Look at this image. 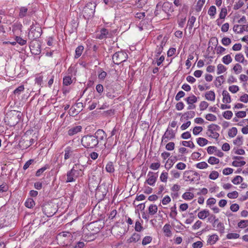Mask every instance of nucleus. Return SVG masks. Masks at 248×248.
<instances>
[{
  "label": "nucleus",
  "mask_w": 248,
  "mask_h": 248,
  "mask_svg": "<svg viewBox=\"0 0 248 248\" xmlns=\"http://www.w3.org/2000/svg\"><path fill=\"white\" fill-rule=\"evenodd\" d=\"M240 236L239 234L236 233H228L226 237L228 239H236L239 238Z\"/></svg>",
  "instance_id": "nucleus-56"
},
{
  "label": "nucleus",
  "mask_w": 248,
  "mask_h": 248,
  "mask_svg": "<svg viewBox=\"0 0 248 248\" xmlns=\"http://www.w3.org/2000/svg\"><path fill=\"white\" fill-rule=\"evenodd\" d=\"M234 59L235 61L241 63L247 62V61L245 60L244 55L242 53H238L235 55Z\"/></svg>",
  "instance_id": "nucleus-19"
},
{
  "label": "nucleus",
  "mask_w": 248,
  "mask_h": 248,
  "mask_svg": "<svg viewBox=\"0 0 248 248\" xmlns=\"http://www.w3.org/2000/svg\"><path fill=\"white\" fill-rule=\"evenodd\" d=\"M227 196L230 199H235L238 196V193L236 191L228 193Z\"/></svg>",
  "instance_id": "nucleus-61"
},
{
  "label": "nucleus",
  "mask_w": 248,
  "mask_h": 248,
  "mask_svg": "<svg viewBox=\"0 0 248 248\" xmlns=\"http://www.w3.org/2000/svg\"><path fill=\"white\" fill-rule=\"evenodd\" d=\"M84 170V166L78 163L75 164L71 169L72 172L75 173V176L77 178L83 175Z\"/></svg>",
  "instance_id": "nucleus-8"
},
{
  "label": "nucleus",
  "mask_w": 248,
  "mask_h": 248,
  "mask_svg": "<svg viewBox=\"0 0 248 248\" xmlns=\"http://www.w3.org/2000/svg\"><path fill=\"white\" fill-rule=\"evenodd\" d=\"M227 70V68L226 67H225L222 64H219L217 65V74L218 75H219L225 71H226Z\"/></svg>",
  "instance_id": "nucleus-38"
},
{
  "label": "nucleus",
  "mask_w": 248,
  "mask_h": 248,
  "mask_svg": "<svg viewBox=\"0 0 248 248\" xmlns=\"http://www.w3.org/2000/svg\"><path fill=\"white\" fill-rule=\"evenodd\" d=\"M152 240V238L150 236H145L142 240V244L143 245H146L150 243Z\"/></svg>",
  "instance_id": "nucleus-60"
},
{
  "label": "nucleus",
  "mask_w": 248,
  "mask_h": 248,
  "mask_svg": "<svg viewBox=\"0 0 248 248\" xmlns=\"http://www.w3.org/2000/svg\"><path fill=\"white\" fill-rule=\"evenodd\" d=\"M107 134L102 129H98L94 134H88L82 137V145L86 148H93L103 144L106 147Z\"/></svg>",
  "instance_id": "nucleus-1"
},
{
  "label": "nucleus",
  "mask_w": 248,
  "mask_h": 248,
  "mask_svg": "<svg viewBox=\"0 0 248 248\" xmlns=\"http://www.w3.org/2000/svg\"><path fill=\"white\" fill-rule=\"evenodd\" d=\"M195 115V113L193 111H189L185 112L183 116L184 117V118L188 120V119H191L193 118Z\"/></svg>",
  "instance_id": "nucleus-29"
},
{
  "label": "nucleus",
  "mask_w": 248,
  "mask_h": 248,
  "mask_svg": "<svg viewBox=\"0 0 248 248\" xmlns=\"http://www.w3.org/2000/svg\"><path fill=\"white\" fill-rule=\"evenodd\" d=\"M216 231H219L220 233H223L224 232L225 227L223 223L221 222H218L216 226V229H214Z\"/></svg>",
  "instance_id": "nucleus-26"
},
{
  "label": "nucleus",
  "mask_w": 248,
  "mask_h": 248,
  "mask_svg": "<svg viewBox=\"0 0 248 248\" xmlns=\"http://www.w3.org/2000/svg\"><path fill=\"white\" fill-rule=\"evenodd\" d=\"M232 112L230 110L224 111L222 114L223 117L228 120L231 119L232 116Z\"/></svg>",
  "instance_id": "nucleus-44"
},
{
  "label": "nucleus",
  "mask_w": 248,
  "mask_h": 248,
  "mask_svg": "<svg viewBox=\"0 0 248 248\" xmlns=\"http://www.w3.org/2000/svg\"><path fill=\"white\" fill-rule=\"evenodd\" d=\"M135 230L137 232H140L143 230V227L139 221L136 222Z\"/></svg>",
  "instance_id": "nucleus-63"
},
{
  "label": "nucleus",
  "mask_w": 248,
  "mask_h": 248,
  "mask_svg": "<svg viewBox=\"0 0 248 248\" xmlns=\"http://www.w3.org/2000/svg\"><path fill=\"white\" fill-rule=\"evenodd\" d=\"M8 116H11L10 119L12 121L13 120V122H12L11 125L13 126L16 125L18 123L21 117L20 112L15 110H11L10 113L8 114Z\"/></svg>",
  "instance_id": "nucleus-10"
},
{
  "label": "nucleus",
  "mask_w": 248,
  "mask_h": 248,
  "mask_svg": "<svg viewBox=\"0 0 248 248\" xmlns=\"http://www.w3.org/2000/svg\"><path fill=\"white\" fill-rule=\"evenodd\" d=\"M170 210L171 212L170 214V216L172 218H175L177 214L176 205H174L173 207H171Z\"/></svg>",
  "instance_id": "nucleus-43"
},
{
  "label": "nucleus",
  "mask_w": 248,
  "mask_h": 248,
  "mask_svg": "<svg viewBox=\"0 0 248 248\" xmlns=\"http://www.w3.org/2000/svg\"><path fill=\"white\" fill-rule=\"evenodd\" d=\"M182 197L185 200H189L194 198V194L192 193L186 192L183 194Z\"/></svg>",
  "instance_id": "nucleus-40"
},
{
  "label": "nucleus",
  "mask_w": 248,
  "mask_h": 248,
  "mask_svg": "<svg viewBox=\"0 0 248 248\" xmlns=\"http://www.w3.org/2000/svg\"><path fill=\"white\" fill-rule=\"evenodd\" d=\"M157 175L152 171H149L147 174V179L145 183L150 186H154L156 181Z\"/></svg>",
  "instance_id": "nucleus-11"
},
{
  "label": "nucleus",
  "mask_w": 248,
  "mask_h": 248,
  "mask_svg": "<svg viewBox=\"0 0 248 248\" xmlns=\"http://www.w3.org/2000/svg\"><path fill=\"white\" fill-rule=\"evenodd\" d=\"M208 221L212 224L213 228H215V223H217L219 221L218 218H216L214 215H211L208 218Z\"/></svg>",
  "instance_id": "nucleus-27"
},
{
  "label": "nucleus",
  "mask_w": 248,
  "mask_h": 248,
  "mask_svg": "<svg viewBox=\"0 0 248 248\" xmlns=\"http://www.w3.org/2000/svg\"><path fill=\"white\" fill-rule=\"evenodd\" d=\"M248 226V220H243L238 223V226L240 228H244Z\"/></svg>",
  "instance_id": "nucleus-51"
},
{
  "label": "nucleus",
  "mask_w": 248,
  "mask_h": 248,
  "mask_svg": "<svg viewBox=\"0 0 248 248\" xmlns=\"http://www.w3.org/2000/svg\"><path fill=\"white\" fill-rule=\"evenodd\" d=\"M184 178L186 181H190L192 182L200 180V176L198 172L190 170L184 172Z\"/></svg>",
  "instance_id": "nucleus-4"
},
{
  "label": "nucleus",
  "mask_w": 248,
  "mask_h": 248,
  "mask_svg": "<svg viewBox=\"0 0 248 248\" xmlns=\"http://www.w3.org/2000/svg\"><path fill=\"white\" fill-rule=\"evenodd\" d=\"M227 14V9L226 8H222L221 9L220 13L219 14V18L220 19L225 18Z\"/></svg>",
  "instance_id": "nucleus-58"
},
{
  "label": "nucleus",
  "mask_w": 248,
  "mask_h": 248,
  "mask_svg": "<svg viewBox=\"0 0 248 248\" xmlns=\"http://www.w3.org/2000/svg\"><path fill=\"white\" fill-rule=\"evenodd\" d=\"M168 173L167 172H163L160 176V180L163 182H166L168 179Z\"/></svg>",
  "instance_id": "nucleus-62"
},
{
  "label": "nucleus",
  "mask_w": 248,
  "mask_h": 248,
  "mask_svg": "<svg viewBox=\"0 0 248 248\" xmlns=\"http://www.w3.org/2000/svg\"><path fill=\"white\" fill-rule=\"evenodd\" d=\"M106 170L109 173H112L115 170L113 162L109 161L106 167Z\"/></svg>",
  "instance_id": "nucleus-25"
},
{
  "label": "nucleus",
  "mask_w": 248,
  "mask_h": 248,
  "mask_svg": "<svg viewBox=\"0 0 248 248\" xmlns=\"http://www.w3.org/2000/svg\"><path fill=\"white\" fill-rule=\"evenodd\" d=\"M243 181V178L239 175L235 176L232 180V182L235 185H238Z\"/></svg>",
  "instance_id": "nucleus-47"
},
{
  "label": "nucleus",
  "mask_w": 248,
  "mask_h": 248,
  "mask_svg": "<svg viewBox=\"0 0 248 248\" xmlns=\"http://www.w3.org/2000/svg\"><path fill=\"white\" fill-rule=\"evenodd\" d=\"M62 237H68L70 239L73 237L71 233L69 232H62L57 235V239H61Z\"/></svg>",
  "instance_id": "nucleus-17"
},
{
  "label": "nucleus",
  "mask_w": 248,
  "mask_h": 248,
  "mask_svg": "<svg viewBox=\"0 0 248 248\" xmlns=\"http://www.w3.org/2000/svg\"><path fill=\"white\" fill-rule=\"evenodd\" d=\"M245 164H246V162L245 161H239L237 160H235L232 162V165L233 166L238 167H242V166H244V165H245Z\"/></svg>",
  "instance_id": "nucleus-46"
},
{
  "label": "nucleus",
  "mask_w": 248,
  "mask_h": 248,
  "mask_svg": "<svg viewBox=\"0 0 248 248\" xmlns=\"http://www.w3.org/2000/svg\"><path fill=\"white\" fill-rule=\"evenodd\" d=\"M43 211L47 217H52L56 213L55 208L51 204H46L43 206Z\"/></svg>",
  "instance_id": "nucleus-7"
},
{
  "label": "nucleus",
  "mask_w": 248,
  "mask_h": 248,
  "mask_svg": "<svg viewBox=\"0 0 248 248\" xmlns=\"http://www.w3.org/2000/svg\"><path fill=\"white\" fill-rule=\"evenodd\" d=\"M237 133V129L236 127H232L228 131V135L230 137L233 138L236 135Z\"/></svg>",
  "instance_id": "nucleus-37"
},
{
  "label": "nucleus",
  "mask_w": 248,
  "mask_h": 248,
  "mask_svg": "<svg viewBox=\"0 0 248 248\" xmlns=\"http://www.w3.org/2000/svg\"><path fill=\"white\" fill-rule=\"evenodd\" d=\"M82 129V126L80 125L76 126L70 129L68 131V134L69 136H73L78 133L80 132Z\"/></svg>",
  "instance_id": "nucleus-13"
},
{
  "label": "nucleus",
  "mask_w": 248,
  "mask_h": 248,
  "mask_svg": "<svg viewBox=\"0 0 248 248\" xmlns=\"http://www.w3.org/2000/svg\"><path fill=\"white\" fill-rule=\"evenodd\" d=\"M205 0H199L197 3V5L196 6V11L197 12H200L203 4L205 3Z\"/></svg>",
  "instance_id": "nucleus-35"
},
{
  "label": "nucleus",
  "mask_w": 248,
  "mask_h": 248,
  "mask_svg": "<svg viewBox=\"0 0 248 248\" xmlns=\"http://www.w3.org/2000/svg\"><path fill=\"white\" fill-rule=\"evenodd\" d=\"M35 205V202L31 198H28L25 203V205L29 208H32Z\"/></svg>",
  "instance_id": "nucleus-30"
},
{
  "label": "nucleus",
  "mask_w": 248,
  "mask_h": 248,
  "mask_svg": "<svg viewBox=\"0 0 248 248\" xmlns=\"http://www.w3.org/2000/svg\"><path fill=\"white\" fill-rule=\"evenodd\" d=\"M170 228L171 226L169 224H166L163 227V232L166 233V235L167 236H170L172 234L170 231Z\"/></svg>",
  "instance_id": "nucleus-21"
},
{
  "label": "nucleus",
  "mask_w": 248,
  "mask_h": 248,
  "mask_svg": "<svg viewBox=\"0 0 248 248\" xmlns=\"http://www.w3.org/2000/svg\"><path fill=\"white\" fill-rule=\"evenodd\" d=\"M28 8L26 7H21L19 9V16L23 18L27 15Z\"/></svg>",
  "instance_id": "nucleus-23"
},
{
  "label": "nucleus",
  "mask_w": 248,
  "mask_h": 248,
  "mask_svg": "<svg viewBox=\"0 0 248 248\" xmlns=\"http://www.w3.org/2000/svg\"><path fill=\"white\" fill-rule=\"evenodd\" d=\"M175 137V132L172 129L168 127L162 137L161 143L167 142L169 140L173 139Z\"/></svg>",
  "instance_id": "nucleus-6"
},
{
  "label": "nucleus",
  "mask_w": 248,
  "mask_h": 248,
  "mask_svg": "<svg viewBox=\"0 0 248 248\" xmlns=\"http://www.w3.org/2000/svg\"><path fill=\"white\" fill-rule=\"evenodd\" d=\"M101 33L99 35V38L103 39L107 37V35L108 34V31L107 29L103 28L101 30Z\"/></svg>",
  "instance_id": "nucleus-32"
},
{
  "label": "nucleus",
  "mask_w": 248,
  "mask_h": 248,
  "mask_svg": "<svg viewBox=\"0 0 248 248\" xmlns=\"http://www.w3.org/2000/svg\"><path fill=\"white\" fill-rule=\"evenodd\" d=\"M72 83L71 77L70 76H65L63 79V84L65 86H68Z\"/></svg>",
  "instance_id": "nucleus-33"
},
{
  "label": "nucleus",
  "mask_w": 248,
  "mask_h": 248,
  "mask_svg": "<svg viewBox=\"0 0 248 248\" xmlns=\"http://www.w3.org/2000/svg\"><path fill=\"white\" fill-rule=\"evenodd\" d=\"M196 166L197 168L200 169H203L207 168L208 167V165L205 162L203 161L197 163L196 165Z\"/></svg>",
  "instance_id": "nucleus-49"
},
{
  "label": "nucleus",
  "mask_w": 248,
  "mask_h": 248,
  "mask_svg": "<svg viewBox=\"0 0 248 248\" xmlns=\"http://www.w3.org/2000/svg\"><path fill=\"white\" fill-rule=\"evenodd\" d=\"M140 238V235L137 233H134L133 234L132 236L128 240V242L129 243H131L132 242H136L138 241Z\"/></svg>",
  "instance_id": "nucleus-24"
},
{
  "label": "nucleus",
  "mask_w": 248,
  "mask_h": 248,
  "mask_svg": "<svg viewBox=\"0 0 248 248\" xmlns=\"http://www.w3.org/2000/svg\"><path fill=\"white\" fill-rule=\"evenodd\" d=\"M220 127L218 125L215 124H210L208 126V131L209 132L218 131Z\"/></svg>",
  "instance_id": "nucleus-34"
},
{
  "label": "nucleus",
  "mask_w": 248,
  "mask_h": 248,
  "mask_svg": "<svg viewBox=\"0 0 248 248\" xmlns=\"http://www.w3.org/2000/svg\"><path fill=\"white\" fill-rule=\"evenodd\" d=\"M223 99L222 101L224 103H230L231 102V98L229 93L224 90L222 92Z\"/></svg>",
  "instance_id": "nucleus-14"
},
{
  "label": "nucleus",
  "mask_w": 248,
  "mask_h": 248,
  "mask_svg": "<svg viewBox=\"0 0 248 248\" xmlns=\"http://www.w3.org/2000/svg\"><path fill=\"white\" fill-rule=\"evenodd\" d=\"M64 159L67 160L71 156L72 151L70 147H67L64 150Z\"/></svg>",
  "instance_id": "nucleus-31"
},
{
  "label": "nucleus",
  "mask_w": 248,
  "mask_h": 248,
  "mask_svg": "<svg viewBox=\"0 0 248 248\" xmlns=\"http://www.w3.org/2000/svg\"><path fill=\"white\" fill-rule=\"evenodd\" d=\"M208 105H209V104L207 102L204 101H202L200 103V105H199L200 110L201 111H203V110H205V109H206L208 108Z\"/></svg>",
  "instance_id": "nucleus-50"
},
{
  "label": "nucleus",
  "mask_w": 248,
  "mask_h": 248,
  "mask_svg": "<svg viewBox=\"0 0 248 248\" xmlns=\"http://www.w3.org/2000/svg\"><path fill=\"white\" fill-rule=\"evenodd\" d=\"M232 69L233 70H234L236 74H238L241 72L242 70V67L240 64H239V63H236Z\"/></svg>",
  "instance_id": "nucleus-54"
},
{
  "label": "nucleus",
  "mask_w": 248,
  "mask_h": 248,
  "mask_svg": "<svg viewBox=\"0 0 248 248\" xmlns=\"http://www.w3.org/2000/svg\"><path fill=\"white\" fill-rule=\"evenodd\" d=\"M219 174L217 171H212L209 175V178L212 180H215L218 177Z\"/></svg>",
  "instance_id": "nucleus-57"
},
{
  "label": "nucleus",
  "mask_w": 248,
  "mask_h": 248,
  "mask_svg": "<svg viewBox=\"0 0 248 248\" xmlns=\"http://www.w3.org/2000/svg\"><path fill=\"white\" fill-rule=\"evenodd\" d=\"M208 162L211 165L217 164L219 163V160L214 156H210L208 160Z\"/></svg>",
  "instance_id": "nucleus-41"
},
{
  "label": "nucleus",
  "mask_w": 248,
  "mask_h": 248,
  "mask_svg": "<svg viewBox=\"0 0 248 248\" xmlns=\"http://www.w3.org/2000/svg\"><path fill=\"white\" fill-rule=\"evenodd\" d=\"M48 168V165H46L44 167L41 168V169L37 170L36 172L35 175L37 177H39L41 175V174L45 171Z\"/></svg>",
  "instance_id": "nucleus-53"
},
{
  "label": "nucleus",
  "mask_w": 248,
  "mask_h": 248,
  "mask_svg": "<svg viewBox=\"0 0 248 248\" xmlns=\"http://www.w3.org/2000/svg\"><path fill=\"white\" fill-rule=\"evenodd\" d=\"M218 240V237L217 234H214L210 235L207 240V243L210 245H213Z\"/></svg>",
  "instance_id": "nucleus-20"
},
{
  "label": "nucleus",
  "mask_w": 248,
  "mask_h": 248,
  "mask_svg": "<svg viewBox=\"0 0 248 248\" xmlns=\"http://www.w3.org/2000/svg\"><path fill=\"white\" fill-rule=\"evenodd\" d=\"M185 95V93L183 91H179L175 97V99L176 101H179L180 99Z\"/></svg>",
  "instance_id": "nucleus-59"
},
{
  "label": "nucleus",
  "mask_w": 248,
  "mask_h": 248,
  "mask_svg": "<svg viewBox=\"0 0 248 248\" xmlns=\"http://www.w3.org/2000/svg\"><path fill=\"white\" fill-rule=\"evenodd\" d=\"M84 50V47L82 46H78L75 50V58L78 59L79 58L82 54L83 51Z\"/></svg>",
  "instance_id": "nucleus-22"
},
{
  "label": "nucleus",
  "mask_w": 248,
  "mask_h": 248,
  "mask_svg": "<svg viewBox=\"0 0 248 248\" xmlns=\"http://www.w3.org/2000/svg\"><path fill=\"white\" fill-rule=\"evenodd\" d=\"M232 61V58L230 54L224 56L222 58V62L225 64H229Z\"/></svg>",
  "instance_id": "nucleus-36"
},
{
  "label": "nucleus",
  "mask_w": 248,
  "mask_h": 248,
  "mask_svg": "<svg viewBox=\"0 0 248 248\" xmlns=\"http://www.w3.org/2000/svg\"><path fill=\"white\" fill-rule=\"evenodd\" d=\"M96 5L93 3H88L83 10V16L87 18L93 17L95 12Z\"/></svg>",
  "instance_id": "nucleus-5"
},
{
  "label": "nucleus",
  "mask_w": 248,
  "mask_h": 248,
  "mask_svg": "<svg viewBox=\"0 0 248 248\" xmlns=\"http://www.w3.org/2000/svg\"><path fill=\"white\" fill-rule=\"evenodd\" d=\"M208 142V140L203 138H199L197 139V143L200 146H203Z\"/></svg>",
  "instance_id": "nucleus-39"
},
{
  "label": "nucleus",
  "mask_w": 248,
  "mask_h": 248,
  "mask_svg": "<svg viewBox=\"0 0 248 248\" xmlns=\"http://www.w3.org/2000/svg\"><path fill=\"white\" fill-rule=\"evenodd\" d=\"M198 98L195 95L192 94L185 99V100L188 105L187 109L191 110L196 108V105H194V103L197 102Z\"/></svg>",
  "instance_id": "nucleus-9"
},
{
  "label": "nucleus",
  "mask_w": 248,
  "mask_h": 248,
  "mask_svg": "<svg viewBox=\"0 0 248 248\" xmlns=\"http://www.w3.org/2000/svg\"><path fill=\"white\" fill-rule=\"evenodd\" d=\"M205 118L209 121H215L217 120V117L215 115L211 113L206 114Z\"/></svg>",
  "instance_id": "nucleus-52"
},
{
  "label": "nucleus",
  "mask_w": 248,
  "mask_h": 248,
  "mask_svg": "<svg viewBox=\"0 0 248 248\" xmlns=\"http://www.w3.org/2000/svg\"><path fill=\"white\" fill-rule=\"evenodd\" d=\"M127 54L124 51H118L115 53L112 56V60L115 64L119 65L127 59Z\"/></svg>",
  "instance_id": "nucleus-3"
},
{
  "label": "nucleus",
  "mask_w": 248,
  "mask_h": 248,
  "mask_svg": "<svg viewBox=\"0 0 248 248\" xmlns=\"http://www.w3.org/2000/svg\"><path fill=\"white\" fill-rule=\"evenodd\" d=\"M15 40L17 42V43L19 44L21 46H23L25 45L27 43V41L22 39L21 37L19 36H16L15 38Z\"/></svg>",
  "instance_id": "nucleus-48"
},
{
  "label": "nucleus",
  "mask_w": 248,
  "mask_h": 248,
  "mask_svg": "<svg viewBox=\"0 0 248 248\" xmlns=\"http://www.w3.org/2000/svg\"><path fill=\"white\" fill-rule=\"evenodd\" d=\"M215 93L212 91H210L205 93V98L208 100L214 101L215 100Z\"/></svg>",
  "instance_id": "nucleus-18"
},
{
  "label": "nucleus",
  "mask_w": 248,
  "mask_h": 248,
  "mask_svg": "<svg viewBox=\"0 0 248 248\" xmlns=\"http://www.w3.org/2000/svg\"><path fill=\"white\" fill-rule=\"evenodd\" d=\"M182 145L184 146H186L190 147L191 148H194L195 147V145L193 142L192 141H182Z\"/></svg>",
  "instance_id": "nucleus-55"
},
{
  "label": "nucleus",
  "mask_w": 248,
  "mask_h": 248,
  "mask_svg": "<svg viewBox=\"0 0 248 248\" xmlns=\"http://www.w3.org/2000/svg\"><path fill=\"white\" fill-rule=\"evenodd\" d=\"M66 176V183L74 182L76 179L77 178V177L75 176V173L72 172V170H71L67 172Z\"/></svg>",
  "instance_id": "nucleus-15"
},
{
  "label": "nucleus",
  "mask_w": 248,
  "mask_h": 248,
  "mask_svg": "<svg viewBox=\"0 0 248 248\" xmlns=\"http://www.w3.org/2000/svg\"><path fill=\"white\" fill-rule=\"evenodd\" d=\"M107 190L106 189L105 185H100L96 189V193L99 194L102 193V197L104 198L107 194Z\"/></svg>",
  "instance_id": "nucleus-16"
},
{
  "label": "nucleus",
  "mask_w": 248,
  "mask_h": 248,
  "mask_svg": "<svg viewBox=\"0 0 248 248\" xmlns=\"http://www.w3.org/2000/svg\"><path fill=\"white\" fill-rule=\"evenodd\" d=\"M42 34V29L39 24H32L30 27V31L28 34L30 39L35 40L39 38Z\"/></svg>",
  "instance_id": "nucleus-2"
},
{
  "label": "nucleus",
  "mask_w": 248,
  "mask_h": 248,
  "mask_svg": "<svg viewBox=\"0 0 248 248\" xmlns=\"http://www.w3.org/2000/svg\"><path fill=\"white\" fill-rule=\"evenodd\" d=\"M172 5L171 3L168 1L165 2L162 5V10L167 14H169L170 12H173Z\"/></svg>",
  "instance_id": "nucleus-12"
},
{
  "label": "nucleus",
  "mask_w": 248,
  "mask_h": 248,
  "mask_svg": "<svg viewBox=\"0 0 248 248\" xmlns=\"http://www.w3.org/2000/svg\"><path fill=\"white\" fill-rule=\"evenodd\" d=\"M208 14L211 16L213 17L216 14V8L215 6H211L208 11Z\"/></svg>",
  "instance_id": "nucleus-45"
},
{
  "label": "nucleus",
  "mask_w": 248,
  "mask_h": 248,
  "mask_svg": "<svg viewBox=\"0 0 248 248\" xmlns=\"http://www.w3.org/2000/svg\"><path fill=\"white\" fill-rule=\"evenodd\" d=\"M244 3L241 0H239L237 2H236L233 6V9L234 10H238L243 5Z\"/></svg>",
  "instance_id": "nucleus-64"
},
{
  "label": "nucleus",
  "mask_w": 248,
  "mask_h": 248,
  "mask_svg": "<svg viewBox=\"0 0 248 248\" xmlns=\"http://www.w3.org/2000/svg\"><path fill=\"white\" fill-rule=\"evenodd\" d=\"M196 21V17L194 16H192L188 20V25L189 29L191 30L193 27V25Z\"/></svg>",
  "instance_id": "nucleus-42"
},
{
  "label": "nucleus",
  "mask_w": 248,
  "mask_h": 248,
  "mask_svg": "<svg viewBox=\"0 0 248 248\" xmlns=\"http://www.w3.org/2000/svg\"><path fill=\"white\" fill-rule=\"evenodd\" d=\"M157 211V207L155 204H151L149 207V214L151 215H155Z\"/></svg>",
  "instance_id": "nucleus-28"
}]
</instances>
